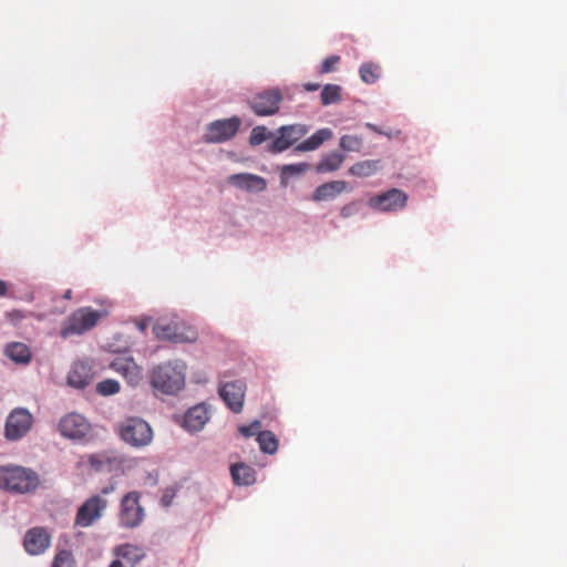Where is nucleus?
Wrapping results in <instances>:
<instances>
[{"mask_svg": "<svg viewBox=\"0 0 567 567\" xmlns=\"http://www.w3.org/2000/svg\"><path fill=\"white\" fill-rule=\"evenodd\" d=\"M185 372L186 364L182 360L161 363L151 372V384L163 394H176L185 385Z\"/></svg>", "mask_w": 567, "mask_h": 567, "instance_id": "f257e3e1", "label": "nucleus"}, {"mask_svg": "<svg viewBox=\"0 0 567 567\" xmlns=\"http://www.w3.org/2000/svg\"><path fill=\"white\" fill-rule=\"evenodd\" d=\"M40 481L35 472L22 466L0 467V488L12 493H30L37 489Z\"/></svg>", "mask_w": 567, "mask_h": 567, "instance_id": "f03ea898", "label": "nucleus"}, {"mask_svg": "<svg viewBox=\"0 0 567 567\" xmlns=\"http://www.w3.org/2000/svg\"><path fill=\"white\" fill-rule=\"evenodd\" d=\"M153 333L159 340L174 343H192L198 339L196 329L182 321L159 320L154 324Z\"/></svg>", "mask_w": 567, "mask_h": 567, "instance_id": "7ed1b4c3", "label": "nucleus"}, {"mask_svg": "<svg viewBox=\"0 0 567 567\" xmlns=\"http://www.w3.org/2000/svg\"><path fill=\"white\" fill-rule=\"evenodd\" d=\"M120 437L133 447H144L153 440L150 424L140 417H127L118 426Z\"/></svg>", "mask_w": 567, "mask_h": 567, "instance_id": "20e7f679", "label": "nucleus"}, {"mask_svg": "<svg viewBox=\"0 0 567 567\" xmlns=\"http://www.w3.org/2000/svg\"><path fill=\"white\" fill-rule=\"evenodd\" d=\"M103 312L90 307H83L74 311L61 328L62 338H69L74 334H82L96 326L102 318Z\"/></svg>", "mask_w": 567, "mask_h": 567, "instance_id": "39448f33", "label": "nucleus"}, {"mask_svg": "<svg viewBox=\"0 0 567 567\" xmlns=\"http://www.w3.org/2000/svg\"><path fill=\"white\" fill-rule=\"evenodd\" d=\"M141 494L136 491L128 492L121 501L118 520L125 528H135L145 517V509L141 505Z\"/></svg>", "mask_w": 567, "mask_h": 567, "instance_id": "423d86ee", "label": "nucleus"}, {"mask_svg": "<svg viewBox=\"0 0 567 567\" xmlns=\"http://www.w3.org/2000/svg\"><path fill=\"white\" fill-rule=\"evenodd\" d=\"M107 507V501L100 495H93L78 508L74 518V527L86 528L92 526L103 516Z\"/></svg>", "mask_w": 567, "mask_h": 567, "instance_id": "0eeeda50", "label": "nucleus"}, {"mask_svg": "<svg viewBox=\"0 0 567 567\" xmlns=\"http://www.w3.org/2000/svg\"><path fill=\"white\" fill-rule=\"evenodd\" d=\"M240 125L241 120L238 116L214 121L207 126L204 142L213 144L229 141L236 135Z\"/></svg>", "mask_w": 567, "mask_h": 567, "instance_id": "6e6552de", "label": "nucleus"}, {"mask_svg": "<svg viewBox=\"0 0 567 567\" xmlns=\"http://www.w3.org/2000/svg\"><path fill=\"white\" fill-rule=\"evenodd\" d=\"M281 101V92L278 89H271L257 94L249 101V105L256 115L269 116L279 111Z\"/></svg>", "mask_w": 567, "mask_h": 567, "instance_id": "1a4fd4ad", "label": "nucleus"}, {"mask_svg": "<svg viewBox=\"0 0 567 567\" xmlns=\"http://www.w3.org/2000/svg\"><path fill=\"white\" fill-rule=\"evenodd\" d=\"M406 202V193L399 188H391L385 193L371 197L369 199V206L381 212H395L404 208Z\"/></svg>", "mask_w": 567, "mask_h": 567, "instance_id": "9d476101", "label": "nucleus"}, {"mask_svg": "<svg viewBox=\"0 0 567 567\" xmlns=\"http://www.w3.org/2000/svg\"><path fill=\"white\" fill-rule=\"evenodd\" d=\"M306 133V127L300 124L281 126L278 130V136H276V138L269 144L268 150L271 153L284 152L293 143L303 137Z\"/></svg>", "mask_w": 567, "mask_h": 567, "instance_id": "9b49d317", "label": "nucleus"}, {"mask_svg": "<svg viewBox=\"0 0 567 567\" xmlns=\"http://www.w3.org/2000/svg\"><path fill=\"white\" fill-rule=\"evenodd\" d=\"M31 424L32 415L24 409H17L7 419L6 436L9 440H18L30 430Z\"/></svg>", "mask_w": 567, "mask_h": 567, "instance_id": "f8f14e48", "label": "nucleus"}, {"mask_svg": "<svg viewBox=\"0 0 567 567\" xmlns=\"http://www.w3.org/2000/svg\"><path fill=\"white\" fill-rule=\"evenodd\" d=\"M245 392L246 384L240 380L226 382L219 389L220 398L234 413L241 412Z\"/></svg>", "mask_w": 567, "mask_h": 567, "instance_id": "ddd939ff", "label": "nucleus"}, {"mask_svg": "<svg viewBox=\"0 0 567 567\" xmlns=\"http://www.w3.org/2000/svg\"><path fill=\"white\" fill-rule=\"evenodd\" d=\"M59 430L65 437L80 440L90 432V424L82 415L71 413L61 419Z\"/></svg>", "mask_w": 567, "mask_h": 567, "instance_id": "4468645a", "label": "nucleus"}, {"mask_svg": "<svg viewBox=\"0 0 567 567\" xmlns=\"http://www.w3.org/2000/svg\"><path fill=\"white\" fill-rule=\"evenodd\" d=\"M111 368L132 385L138 384L143 378L141 367L135 363L132 357L117 355L111 362Z\"/></svg>", "mask_w": 567, "mask_h": 567, "instance_id": "2eb2a0df", "label": "nucleus"}, {"mask_svg": "<svg viewBox=\"0 0 567 567\" xmlns=\"http://www.w3.org/2000/svg\"><path fill=\"white\" fill-rule=\"evenodd\" d=\"M51 544V536L43 527H33L24 536L23 545L31 555L44 553Z\"/></svg>", "mask_w": 567, "mask_h": 567, "instance_id": "dca6fc26", "label": "nucleus"}, {"mask_svg": "<svg viewBox=\"0 0 567 567\" xmlns=\"http://www.w3.org/2000/svg\"><path fill=\"white\" fill-rule=\"evenodd\" d=\"M93 368L86 361L75 362L68 374L69 385L78 389H83L87 386L93 381Z\"/></svg>", "mask_w": 567, "mask_h": 567, "instance_id": "f3484780", "label": "nucleus"}, {"mask_svg": "<svg viewBox=\"0 0 567 567\" xmlns=\"http://www.w3.org/2000/svg\"><path fill=\"white\" fill-rule=\"evenodd\" d=\"M348 189L346 181H331L319 185L312 193L311 198L313 202L332 200Z\"/></svg>", "mask_w": 567, "mask_h": 567, "instance_id": "a211bd4d", "label": "nucleus"}, {"mask_svg": "<svg viewBox=\"0 0 567 567\" xmlns=\"http://www.w3.org/2000/svg\"><path fill=\"white\" fill-rule=\"evenodd\" d=\"M209 419L208 410L204 404L190 408L184 415V427L190 432L200 431Z\"/></svg>", "mask_w": 567, "mask_h": 567, "instance_id": "6ab92c4d", "label": "nucleus"}, {"mask_svg": "<svg viewBox=\"0 0 567 567\" xmlns=\"http://www.w3.org/2000/svg\"><path fill=\"white\" fill-rule=\"evenodd\" d=\"M228 183L247 190L262 192L266 189V182L262 177L248 173L230 175Z\"/></svg>", "mask_w": 567, "mask_h": 567, "instance_id": "aec40b11", "label": "nucleus"}, {"mask_svg": "<svg viewBox=\"0 0 567 567\" xmlns=\"http://www.w3.org/2000/svg\"><path fill=\"white\" fill-rule=\"evenodd\" d=\"M6 355L16 363L27 364L31 360V350L23 342H11L6 346Z\"/></svg>", "mask_w": 567, "mask_h": 567, "instance_id": "412c9836", "label": "nucleus"}, {"mask_svg": "<svg viewBox=\"0 0 567 567\" xmlns=\"http://www.w3.org/2000/svg\"><path fill=\"white\" fill-rule=\"evenodd\" d=\"M230 473L237 485H251L256 482V472L245 463H237L230 466Z\"/></svg>", "mask_w": 567, "mask_h": 567, "instance_id": "4be33fe9", "label": "nucleus"}, {"mask_svg": "<svg viewBox=\"0 0 567 567\" xmlns=\"http://www.w3.org/2000/svg\"><path fill=\"white\" fill-rule=\"evenodd\" d=\"M333 133L330 128H320L310 137L298 144L297 150L300 152L313 151L332 137Z\"/></svg>", "mask_w": 567, "mask_h": 567, "instance_id": "5701e85b", "label": "nucleus"}, {"mask_svg": "<svg viewBox=\"0 0 567 567\" xmlns=\"http://www.w3.org/2000/svg\"><path fill=\"white\" fill-rule=\"evenodd\" d=\"M115 554L130 564L131 567H134L145 556L143 548L133 544H123L118 546Z\"/></svg>", "mask_w": 567, "mask_h": 567, "instance_id": "b1692460", "label": "nucleus"}, {"mask_svg": "<svg viewBox=\"0 0 567 567\" xmlns=\"http://www.w3.org/2000/svg\"><path fill=\"white\" fill-rule=\"evenodd\" d=\"M380 159H367L358 162L354 165H352L349 169V173L358 177H369L377 173L380 169Z\"/></svg>", "mask_w": 567, "mask_h": 567, "instance_id": "393cba45", "label": "nucleus"}, {"mask_svg": "<svg viewBox=\"0 0 567 567\" xmlns=\"http://www.w3.org/2000/svg\"><path fill=\"white\" fill-rule=\"evenodd\" d=\"M344 155L338 152H332L327 154L317 165V171L319 173L326 172H334L337 171L343 163Z\"/></svg>", "mask_w": 567, "mask_h": 567, "instance_id": "a878e982", "label": "nucleus"}, {"mask_svg": "<svg viewBox=\"0 0 567 567\" xmlns=\"http://www.w3.org/2000/svg\"><path fill=\"white\" fill-rule=\"evenodd\" d=\"M260 450L267 454H275L278 450V440L271 431H261L257 435Z\"/></svg>", "mask_w": 567, "mask_h": 567, "instance_id": "bb28decb", "label": "nucleus"}, {"mask_svg": "<svg viewBox=\"0 0 567 567\" xmlns=\"http://www.w3.org/2000/svg\"><path fill=\"white\" fill-rule=\"evenodd\" d=\"M322 105H329L341 101V87L337 84H326L320 93Z\"/></svg>", "mask_w": 567, "mask_h": 567, "instance_id": "cd10ccee", "label": "nucleus"}, {"mask_svg": "<svg viewBox=\"0 0 567 567\" xmlns=\"http://www.w3.org/2000/svg\"><path fill=\"white\" fill-rule=\"evenodd\" d=\"M360 78L367 84H372L378 81L380 76V66L372 62L363 63L360 66Z\"/></svg>", "mask_w": 567, "mask_h": 567, "instance_id": "c85d7f7f", "label": "nucleus"}, {"mask_svg": "<svg viewBox=\"0 0 567 567\" xmlns=\"http://www.w3.org/2000/svg\"><path fill=\"white\" fill-rule=\"evenodd\" d=\"M51 567H76L72 551L66 549L59 550L53 558Z\"/></svg>", "mask_w": 567, "mask_h": 567, "instance_id": "c756f323", "label": "nucleus"}, {"mask_svg": "<svg viewBox=\"0 0 567 567\" xmlns=\"http://www.w3.org/2000/svg\"><path fill=\"white\" fill-rule=\"evenodd\" d=\"M120 383L113 379H106L96 384V392L101 395H112L120 391Z\"/></svg>", "mask_w": 567, "mask_h": 567, "instance_id": "7c9ffc66", "label": "nucleus"}, {"mask_svg": "<svg viewBox=\"0 0 567 567\" xmlns=\"http://www.w3.org/2000/svg\"><path fill=\"white\" fill-rule=\"evenodd\" d=\"M309 164L307 163H298V164H289L285 165L281 168V179H285L292 175L303 174L309 169Z\"/></svg>", "mask_w": 567, "mask_h": 567, "instance_id": "2f4dec72", "label": "nucleus"}, {"mask_svg": "<svg viewBox=\"0 0 567 567\" xmlns=\"http://www.w3.org/2000/svg\"><path fill=\"white\" fill-rule=\"evenodd\" d=\"M270 134L267 131L266 126H256L252 128L249 137V143L251 145H259L265 142Z\"/></svg>", "mask_w": 567, "mask_h": 567, "instance_id": "473e14b6", "label": "nucleus"}, {"mask_svg": "<svg viewBox=\"0 0 567 567\" xmlns=\"http://www.w3.org/2000/svg\"><path fill=\"white\" fill-rule=\"evenodd\" d=\"M361 146V140L352 135H343L340 138V147L344 151H359Z\"/></svg>", "mask_w": 567, "mask_h": 567, "instance_id": "72a5a7b5", "label": "nucleus"}, {"mask_svg": "<svg viewBox=\"0 0 567 567\" xmlns=\"http://www.w3.org/2000/svg\"><path fill=\"white\" fill-rule=\"evenodd\" d=\"M339 62H340L339 55H330L322 61L319 72L322 74L330 73V72L334 71L336 65Z\"/></svg>", "mask_w": 567, "mask_h": 567, "instance_id": "f704fd0d", "label": "nucleus"}, {"mask_svg": "<svg viewBox=\"0 0 567 567\" xmlns=\"http://www.w3.org/2000/svg\"><path fill=\"white\" fill-rule=\"evenodd\" d=\"M260 430H261V422L257 421V420L251 422L248 425L239 426V432L247 437L258 435V433L261 432Z\"/></svg>", "mask_w": 567, "mask_h": 567, "instance_id": "c9c22d12", "label": "nucleus"}, {"mask_svg": "<svg viewBox=\"0 0 567 567\" xmlns=\"http://www.w3.org/2000/svg\"><path fill=\"white\" fill-rule=\"evenodd\" d=\"M359 209H360L359 203L358 202H351V203H348L347 205H344L340 209V215L343 218H349V217L358 214Z\"/></svg>", "mask_w": 567, "mask_h": 567, "instance_id": "e433bc0d", "label": "nucleus"}, {"mask_svg": "<svg viewBox=\"0 0 567 567\" xmlns=\"http://www.w3.org/2000/svg\"><path fill=\"white\" fill-rule=\"evenodd\" d=\"M6 317L12 322L18 323L19 321L27 318V315L21 310H12L6 313Z\"/></svg>", "mask_w": 567, "mask_h": 567, "instance_id": "4c0bfd02", "label": "nucleus"}, {"mask_svg": "<svg viewBox=\"0 0 567 567\" xmlns=\"http://www.w3.org/2000/svg\"><path fill=\"white\" fill-rule=\"evenodd\" d=\"M174 495H175V493H174V491H173V489H166V491L164 492L163 496H162V499H161L162 504H163L164 506H169V505H171V503H172V499H173Z\"/></svg>", "mask_w": 567, "mask_h": 567, "instance_id": "58836bf2", "label": "nucleus"}, {"mask_svg": "<svg viewBox=\"0 0 567 567\" xmlns=\"http://www.w3.org/2000/svg\"><path fill=\"white\" fill-rule=\"evenodd\" d=\"M89 463L90 465L94 468V470H101L102 465H103V461L100 458L99 455H91L89 457Z\"/></svg>", "mask_w": 567, "mask_h": 567, "instance_id": "ea45409f", "label": "nucleus"}, {"mask_svg": "<svg viewBox=\"0 0 567 567\" xmlns=\"http://www.w3.org/2000/svg\"><path fill=\"white\" fill-rule=\"evenodd\" d=\"M8 292V284L0 279V297L6 296Z\"/></svg>", "mask_w": 567, "mask_h": 567, "instance_id": "a19ab883", "label": "nucleus"}, {"mask_svg": "<svg viewBox=\"0 0 567 567\" xmlns=\"http://www.w3.org/2000/svg\"><path fill=\"white\" fill-rule=\"evenodd\" d=\"M319 87H320L319 83H306L305 84V89L310 92L317 91Z\"/></svg>", "mask_w": 567, "mask_h": 567, "instance_id": "79ce46f5", "label": "nucleus"}, {"mask_svg": "<svg viewBox=\"0 0 567 567\" xmlns=\"http://www.w3.org/2000/svg\"><path fill=\"white\" fill-rule=\"evenodd\" d=\"M367 127L372 130L375 133L382 134V132L374 124L367 123Z\"/></svg>", "mask_w": 567, "mask_h": 567, "instance_id": "37998d69", "label": "nucleus"}, {"mask_svg": "<svg viewBox=\"0 0 567 567\" xmlns=\"http://www.w3.org/2000/svg\"><path fill=\"white\" fill-rule=\"evenodd\" d=\"M110 567H123V564L120 560H114Z\"/></svg>", "mask_w": 567, "mask_h": 567, "instance_id": "c03bdc74", "label": "nucleus"}, {"mask_svg": "<svg viewBox=\"0 0 567 567\" xmlns=\"http://www.w3.org/2000/svg\"><path fill=\"white\" fill-rule=\"evenodd\" d=\"M71 296H72V290H71V289H69V290H66V291H65V293H64L63 298H65V299H71Z\"/></svg>", "mask_w": 567, "mask_h": 567, "instance_id": "a18cd8bd", "label": "nucleus"}, {"mask_svg": "<svg viewBox=\"0 0 567 567\" xmlns=\"http://www.w3.org/2000/svg\"><path fill=\"white\" fill-rule=\"evenodd\" d=\"M112 489H113V487H110V488H109V487H105V488L102 491V493H103V494H107V493H110Z\"/></svg>", "mask_w": 567, "mask_h": 567, "instance_id": "49530a36", "label": "nucleus"}]
</instances>
